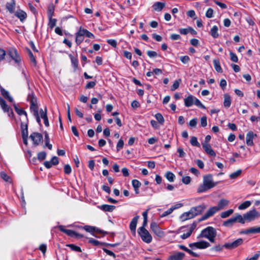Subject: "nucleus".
I'll list each match as a JSON object with an SVG mask.
<instances>
[{"label": "nucleus", "instance_id": "nucleus-56", "mask_svg": "<svg viewBox=\"0 0 260 260\" xmlns=\"http://www.w3.org/2000/svg\"><path fill=\"white\" fill-rule=\"evenodd\" d=\"M141 185V182L136 179L132 180V185L134 188H139Z\"/></svg>", "mask_w": 260, "mask_h": 260}, {"label": "nucleus", "instance_id": "nucleus-22", "mask_svg": "<svg viewBox=\"0 0 260 260\" xmlns=\"http://www.w3.org/2000/svg\"><path fill=\"white\" fill-rule=\"evenodd\" d=\"M15 15L18 17L21 22H23L27 17L26 13L22 10L17 11L15 13Z\"/></svg>", "mask_w": 260, "mask_h": 260}, {"label": "nucleus", "instance_id": "nucleus-44", "mask_svg": "<svg viewBox=\"0 0 260 260\" xmlns=\"http://www.w3.org/2000/svg\"><path fill=\"white\" fill-rule=\"evenodd\" d=\"M67 247H70L72 250L78 251V252H82L81 249L80 247L77 246L74 244H67L66 245Z\"/></svg>", "mask_w": 260, "mask_h": 260}, {"label": "nucleus", "instance_id": "nucleus-48", "mask_svg": "<svg viewBox=\"0 0 260 260\" xmlns=\"http://www.w3.org/2000/svg\"><path fill=\"white\" fill-rule=\"evenodd\" d=\"M193 103L198 107L201 108L203 109H205L206 107L204 105H203L202 103L200 102L199 100L197 99L196 98H194Z\"/></svg>", "mask_w": 260, "mask_h": 260}, {"label": "nucleus", "instance_id": "nucleus-61", "mask_svg": "<svg viewBox=\"0 0 260 260\" xmlns=\"http://www.w3.org/2000/svg\"><path fill=\"white\" fill-rule=\"evenodd\" d=\"M213 10L212 8H209L206 13V16L207 18H211L213 17Z\"/></svg>", "mask_w": 260, "mask_h": 260}, {"label": "nucleus", "instance_id": "nucleus-1", "mask_svg": "<svg viewBox=\"0 0 260 260\" xmlns=\"http://www.w3.org/2000/svg\"><path fill=\"white\" fill-rule=\"evenodd\" d=\"M229 204V201L226 199H221L218 203L217 206L210 208L207 212L199 219V221L206 220L211 216H212L215 213L219 210L224 209Z\"/></svg>", "mask_w": 260, "mask_h": 260}, {"label": "nucleus", "instance_id": "nucleus-5", "mask_svg": "<svg viewBox=\"0 0 260 260\" xmlns=\"http://www.w3.org/2000/svg\"><path fill=\"white\" fill-rule=\"evenodd\" d=\"M27 101L30 102V109L31 112L38 110L37 99L33 93L28 95Z\"/></svg>", "mask_w": 260, "mask_h": 260}, {"label": "nucleus", "instance_id": "nucleus-34", "mask_svg": "<svg viewBox=\"0 0 260 260\" xmlns=\"http://www.w3.org/2000/svg\"><path fill=\"white\" fill-rule=\"evenodd\" d=\"M49 135L47 132H45V145L47 146L49 149L51 150L52 148V146L51 144L49 143Z\"/></svg>", "mask_w": 260, "mask_h": 260}, {"label": "nucleus", "instance_id": "nucleus-53", "mask_svg": "<svg viewBox=\"0 0 260 260\" xmlns=\"http://www.w3.org/2000/svg\"><path fill=\"white\" fill-rule=\"evenodd\" d=\"M175 209H177V207H171V208L164 212L162 214L161 217H165L170 214Z\"/></svg>", "mask_w": 260, "mask_h": 260}, {"label": "nucleus", "instance_id": "nucleus-16", "mask_svg": "<svg viewBox=\"0 0 260 260\" xmlns=\"http://www.w3.org/2000/svg\"><path fill=\"white\" fill-rule=\"evenodd\" d=\"M257 137V135L252 131H249L246 135V144L248 146H253V139Z\"/></svg>", "mask_w": 260, "mask_h": 260}, {"label": "nucleus", "instance_id": "nucleus-59", "mask_svg": "<svg viewBox=\"0 0 260 260\" xmlns=\"http://www.w3.org/2000/svg\"><path fill=\"white\" fill-rule=\"evenodd\" d=\"M207 125V117L206 116H204L201 118V125L202 127H205Z\"/></svg>", "mask_w": 260, "mask_h": 260}, {"label": "nucleus", "instance_id": "nucleus-9", "mask_svg": "<svg viewBox=\"0 0 260 260\" xmlns=\"http://www.w3.org/2000/svg\"><path fill=\"white\" fill-rule=\"evenodd\" d=\"M210 246V243L205 241H201L200 242L189 244V247L192 249H194V248L205 249L209 247Z\"/></svg>", "mask_w": 260, "mask_h": 260}, {"label": "nucleus", "instance_id": "nucleus-40", "mask_svg": "<svg viewBox=\"0 0 260 260\" xmlns=\"http://www.w3.org/2000/svg\"><path fill=\"white\" fill-rule=\"evenodd\" d=\"M233 212L234 210L233 209H230L226 211L223 212L220 214V217L222 218H226L233 214Z\"/></svg>", "mask_w": 260, "mask_h": 260}, {"label": "nucleus", "instance_id": "nucleus-2", "mask_svg": "<svg viewBox=\"0 0 260 260\" xmlns=\"http://www.w3.org/2000/svg\"><path fill=\"white\" fill-rule=\"evenodd\" d=\"M216 235V231L214 228L208 226L202 231L198 238H205L208 239L211 243H214Z\"/></svg>", "mask_w": 260, "mask_h": 260}, {"label": "nucleus", "instance_id": "nucleus-32", "mask_svg": "<svg viewBox=\"0 0 260 260\" xmlns=\"http://www.w3.org/2000/svg\"><path fill=\"white\" fill-rule=\"evenodd\" d=\"M236 222H238L242 224H244L246 221V219H245L244 214L243 216H242L240 214H237L235 217H234Z\"/></svg>", "mask_w": 260, "mask_h": 260}, {"label": "nucleus", "instance_id": "nucleus-42", "mask_svg": "<svg viewBox=\"0 0 260 260\" xmlns=\"http://www.w3.org/2000/svg\"><path fill=\"white\" fill-rule=\"evenodd\" d=\"M54 11V6L53 4H51L48 8V17H52Z\"/></svg>", "mask_w": 260, "mask_h": 260}, {"label": "nucleus", "instance_id": "nucleus-33", "mask_svg": "<svg viewBox=\"0 0 260 260\" xmlns=\"http://www.w3.org/2000/svg\"><path fill=\"white\" fill-rule=\"evenodd\" d=\"M235 223H236L234 217H232L224 221L223 223V225L226 227H231Z\"/></svg>", "mask_w": 260, "mask_h": 260}, {"label": "nucleus", "instance_id": "nucleus-13", "mask_svg": "<svg viewBox=\"0 0 260 260\" xmlns=\"http://www.w3.org/2000/svg\"><path fill=\"white\" fill-rule=\"evenodd\" d=\"M243 243V240L242 238H239L233 242L224 244L223 246L227 249H232L242 245Z\"/></svg>", "mask_w": 260, "mask_h": 260}, {"label": "nucleus", "instance_id": "nucleus-25", "mask_svg": "<svg viewBox=\"0 0 260 260\" xmlns=\"http://www.w3.org/2000/svg\"><path fill=\"white\" fill-rule=\"evenodd\" d=\"M0 106L4 112L9 113L10 110V107H9L6 101L0 96Z\"/></svg>", "mask_w": 260, "mask_h": 260}, {"label": "nucleus", "instance_id": "nucleus-36", "mask_svg": "<svg viewBox=\"0 0 260 260\" xmlns=\"http://www.w3.org/2000/svg\"><path fill=\"white\" fill-rule=\"evenodd\" d=\"M251 203L250 201H245L239 205V206L238 207V209L239 210L245 209L249 207L251 205Z\"/></svg>", "mask_w": 260, "mask_h": 260}, {"label": "nucleus", "instance_id": "nucleus-62", "mask_svg": "<svg viewBox=\"0 0 260 260\" xmlns=\"http://www.w3.org/2000/svg\"><path fill=\"white\" fill-rule=\"evenodd\" d=\"M197 122L198 119L197 118H194L189 121V125L191 127H194L197 125Z\"/></svg>", "mask_w": 260, "mask_h": 260}, {"label": "nucleus", "instance_id": "nucleus-47", "mask_svg": "<svg viewBox=\"0 0 260 260\" xmlns=\"http://www.w3.org/2000/svg\"><path fill=\"white\" fill-rule=\"evenodd\" d=\"M242 173V171L241 170H238L236 172H234L230 174V177L231 179H233L237 178Z\"/></svg>", "mask_w": 260, "mask_h": 260}, {"label": "nucleus", "instance_id": "nucleus-6", "mask_svg": "<svg viewBox=\"0 0 260 260\" xmlns=\"http://www.w3.org/2000/svg\"><path fill=\"white\" fill-rule=\"evenodd\" d=\"M8 55L18 65L21 62V57L17 50L14 48H11L8 50Z\"/></svg>", "mask_w": 260, "mask_h": 260}, {"label": "nucleus", "instance_id": "nucleus-55", "mask_svg": "<svg viewBox=\"0 0 260 260\" xmlns=\"http://www.w3.org/2000/svg\"><path fill=\"white\" fill-rule=\"evenodd\" d=\"M180 59L181 61V62L184 64L188 63L190 60V58L188 56L185 55L181 56L180 57Z\"/></svg>", "mask_w": 260, "mask_h": 260}, {"label": "nucleus", "instance_id": "nucleus-27", "mask_svg": "<svg viewBox=\"0 0 260 260\" xmlns=\"http://www.w3.org/2000/svg\"><path fill=\"white\" fill-rule=\"evenodd\" d=\"M69 57H70V58L71 59L72 64L73 66L74 69V70L75 71V70H77V69L78 67V59H77V58L73 56L71 54H70L69 55Z\"/></svg>", "mask_w": 260, "mask_h": 260}, {"label": "nucleus", "instance_id": "nucleus-51", "mask_svg": "<svg viewBox=\"0 0 260 260\" xmlns=\"http://www.w3.org/2000/svg\"><path fill=\"white\" fill-rule=\"evenodd\" d=\"M156 120L160 123L162 124L164 122V118L160 113H157L155 115Z\"/></svg>", "mask_w": 260, "mask_h": 260}, {"label": "nucleus", "instance_id": "nucleus-63", "mask_svg": "<svg viewBox=\"0 0 260 260\" xmlns=\"http://www.w3.org/2000/svg\"><path fill=\"white\" fill-rule=\"evenodd\" d=\"M107 43L113 47L114 48H116L117 47V42L116 40L113 39H109L107 41Z\"/></svg>", "mask_w": 260, "mask_h": 260}, {"label": "nucleus", "instance_id": "nucleus-14", "mask_svg": "<svg viewBox=\"0 0 260 260\" xmlns=\"http://www.w3.org/2000/svg\"><path fill=\"white\" fill-rule=\"evenodd\" d=\"M203 183L210 189L216 185V183L213 181L212 176L210 174L204 176Z\"/></svg>", "mask_w": 260, "mask_h": 260}, {"label": "nucleus", "instance_id": "nucleus-64", "mask_svg": "<svg viewBox=\"0 0 260 260\" xmlns=\"http://www.w3.org/2000/svg\"><path fill=\"white\" fill-rule=\"evenodd\" d=\"M260 256V251H258L257 252V253H256L255 254H254V255L249 258V259H246V260H257V259L259 258Z\"/></svg>", "mask_w": 260, "mask_h": 260}, {"label": "nucleus", "instance_id": "nucleus-35", "mask_svg": "<svg viewBox=\"0 0 260 260\" xmlns=\"http://www.w3.org/2000/svg\"><path fill=\"white\" fill-rule=\"evenodd\" d=\"M165 177L170 182H173L175 177L174 174L170 171L166 172Z\"/></svg>", "mask_w": 260, "mask_h": 260}, {"label": "nucleus", "instance_id": "nucleus-30", "mask_svg": "<svg viewBox=\"0 0 260 260\" xmlns=\"http://www.w3.org/2000/svg\"><path fill=\"white\" fill-rule=\"evenodd\" d=\"M165 7V3L161 2H156L153 5L155 10L160 11Z\"/></svg>", "mask_w": 260, "mask_h": 260}, {"label": "nucleus", "instance_id": "nucleus-18", "mask_svg": "<svg viewBox=\"0 0 260 260\" xmlns=\"http://www.w3.org/2000/svg\"><path fill=\"white\" fill-rule=\"evenodd\" d=\"M203 148L205 150V152L209 155L215 156L216 153L212 149L211 145L207 143H204L202 144Z\"/></svg>", "mask_w": 260, "mask_h": 260}, {"label": "nucleus", "instance_id": "nucleus-57", "mask_svg": "<svg viewBox=\"0 0 260 260\" xmlns=\"http://www.w3.org/2000/svg\"><path fill=\"white\" fill-rule=\"evenodd\" d=\"M124 145V142L122 139H120L116 146L117 151H119L122 148H123Z\"/></svg>", "mask_w": 260, "mask_h": 260}, {"label": "nucleus", "instance_id": "nucleus-3", "mask_svg": "<svg viewBox=\"0 0 260 260\" xmlns=\"http://www.w3.org/2000/svg\"><path fill=\"white\" fill-rule=\"evenodd\" d=\"M138 233L144 242L147 243H150L152 241V238L151 235L144 227L139 228Z\"/></svg>", "mask_w": 260, "mask_h": 260}, {"label": "nucleus", "instance_id": "nucleus-29", "mask_svg": "<svg viewBox=\"0 0 260 260\" xmlns=\"http://www.w3.org/2000/svg\"><path fill=\"white\" fill-rule=\"evenodd\" d=\"M218 30V27L216 25L213 26L211 29L210 34L213 38H217L219 37Z\"/></svg>", "mask_w": 260, "mask_h": 260}, {"label": "nucleus", "instance_id": "nucleus-26", "mask_svg": "<svg viewBox=\"0 0 260 260\" xmlns=\"http://www.w3.org/2000/svg\"><path fill=\"white\" fill-rule=\"evenodd\" d=\"M194 98V97H193L191 95H190L186 98L184 99L185 106L187 107H189L191 106L193 104Z\"/></svg>", "mask_w": 260, "mask_h": 260}, {"label": "nucleus", "instance_id": "nucleus-45", "mask_svg": "<svg viewBox=\"0 0 260 260\" xmlns=\"http://www.w3.org/2000/svg\"><path fill=\"white\" fill-rule=\"evenodd\" d=\"M190 144L193 146L200 147V144L198 141L197 138L194 136L191 138Z\"/></svg>", "mask_w": 260, "mask_h": 260}, {"label": "nucleus", "instance_id": "nucleus-10", "mask_svg": "<svg viewBox=\"0 0 260 260\" xmlns=\"http://www.w3.org/2000/svg\"><path fill=\"white\" fill-rule=\"evenodd\" d=\"M150 229L151 231L158 237L161 238L164 236L165 233L164 231L158 226L157 224L153 222L150 224Z\"/></svg>", "mask_w": 260, "mask_h": 260}, {"label": "nucleus", "instance_id": "nucleus-46", "mask_svg": "<svg viewBox=\"0 0 260 260\" xmlns=\"http://www.w3.org/2000/svg\"><path fill=\"white\" fill-rule=\"evenodd\" d=\"M87 29L82 28L81 27H80L79 30L78 32L76 33L75 35H77L78 36L83 37L84 36H86Z\"/></svg>", "mask_w": 260, "mask_h": 260}, {"label": "nucleus", "instance_id": "nucleus-41", "mask_svg": "<svg viewBox=\"0 0 260 260\" xmlns=\"http://www.w3.org/2000/svg\"><path fill=\"white\" fill-rule=\"evenodd\" d=\"M89 243L94 246L105 245V243L100 242L99 241L95 240L93 238H90L89 239Z\"/></svg>", "mask_w": 260, "mask_h": 260}, {"label": "nucleus", "instance_id": "nucleus-15", "mask_svg": "<svg viewBox=\"0 0 260 260\" xmlns=\"http://www.w3.org/2000/svg\"><path fill=\"white\" fill-rule=\"evenodd\" d=\"M206 208V206L203 204L196 207H192L190 210L192 211V214L195 217L198 215L202 214V213Z\"/></svg>", "mask_w": 260, "mask_h": 260}, {"label": "nucleus", "instance_id": "nucleus-8", "mask_svg": "<svg viewBox=\"0 0 260 260\" xmlns=\"http://www.w3.org/2000/svg\"><path fill=\"white\" fill-rule=\"evenodd\" d=\"M29 138L35 146L43 142V135L40 133L34 132L30 135Z\"/></svg>", "mask_w": 260, "mask_h": 260}, {"label": "nucleus", "instance_id": "nucleus-54", "mask_svg": "<svg viewBox=\"0 0 260 260\" xmlns=\"http://www.w3.org/2000/svg\"><path fill=\"white\" fill-rule=\"evenodd\" d=\"M40 114L41 118L43 119H45V118H47V108H45V111H43V109H41L40 110Z\"/></svg>", "mask_w": 260, "mask_h": 260}, {"label": "nucleus", "instance_id": "nucleus-19", "mask_svg": "<svg viewBox=\"0 0 260 260\" xmlns=\"http://www.w3.org/2000/svg\"><path fill=\"white\" fill-rule=\"evenodd\" d=\"M194 217V216L192 214V211L190 209L189 211L183 213L180 216V219L182 221H184Z\"/></svg>", "mask_w": 260, "mask_h": 260}, {"label": "nucleus", "instance_id": "nucleus-20", "mask_svg": "<svg viewBox=\"0 0 260 260\" xmlns=\"http://www.w3.org/2000/svg\"><path fill=\"white\" fill-rule=\"evenodd\" d=\"M139 218V216L137 215L135 217H134L132 220L131 221L129 225V229L131 231L133 232L134 234L136 232V229L137 226V224L138 222V220Z\"/></svg>", "mask_w": 260, "mask_h": 260}, {"label": "nucleus", "instance_id": "nucleus-12", "mask_svg": "<svg viewBox=\"0 0 260 260\" xmlns=\"http://www.w3.org/2000/svg\"><path fill=\"white\" fill-rule=\"evenodd\" d=\"M83 228L87 232H89L92 234L93 236H95V237H97L94 234H93L94 232H96L98 234H103L104 235L108 234L107 232L101 230L95 226H92L90 225H85L84 226H83Z\"/></svg>", "mask_w": 260, "mask_h": 260}, {"label": "nucleus", "instance_id": "nucleus-4", "mask_svg": "<svg viewBox=\"0 0 260 260\" xmlns=\"http://www.w3.org/2000/svg\"><path fill=\"white\" fill-rule=\"evenodd\" d=\"M260 216V213L255 209H252L244 214L245 219L247 222H250Z\"/></svg>", "mask_w": 260, "mask_h": 260}, {"label": "nucleus", "instance_id": "nucleus-31", "mask_svg": "<svg viewBox=\"0 0 260 260\" xmlns=\"http://www.w3.org/2000/svg\"><path fill=\"white\" fill-rule=\"evenodd\" d=\"M213 64L215 70L218 73H222V69L220 67V62L218 59H214L213 60Z\"/></svg>", "mask_w": 260, "mask_h": 260}, {"label": "nucleus", "instance_id": "nucleus-60", "mask_svg": "<svg viewBox=\"0 0 260 260\" xmlns=\"http://www.w3.org/2000/svg\"><path fill=\"white\" fill-rule=\"evenodd\" d=\"M72 169L71 166L69 165H66L64 166V172L66 174H70L71 173Z\"/></svg>", "mask_w": 260, "mask_h": 260}, {"label": "nucleus", "instance_id": "nucleus-39", "mask_svg": "<svg viewBox=\"0 0 260 260\" xmlns=\"http://www.w3.org/2000/svg\"><path fill=\"white\" fill-rule=\"evenodd\" d=\"M1 177L5 180L6 182H8L11 183L12 182V180L9 176H8L6 173L4 172H2L1 173Z\"/></svg>", "mask_w": 260, "mask_h": 260}, {"label": "nucleus", "instance_id": "nucleus-38", "mask_svg": "<svg viewBox=\"0 0 260 260\" xmlns=\"http://www.w3.org/2000/svg\"><path fill=\"white\" fill-rule=\"evenodd\" d=\"M210 189V188H208V187H207L205 185H204V183L200 185V186L198 187L197 189V192L198 193H201L205 192L208 190Z\"/></svg>", "mask_w": 260, "mask_h": 260}, {"label": "nucleus", "instance_id": "nucleus-7", "mask_svg": "<svg viewBox=\"0 0 260 260\" xmlns=\"http://www.w3.org/2000/svg\"><path fill=\"white\" fill-rule=\"evenodd\" d=\"M58 229L60 231L65 233L68 236H69L71 237H76L77 238H82L83 237V235L77 233L71 230L66 229L63 225H59Z\"/></svg>", "mask_w": 260, "mask_h": 260}, {"label": "nucleus", "instance_id": "nucleus-28", "mask_svg": "<svg viewBox=\"0 0 260 260\" xmlns=\"http://www.w3.org/2000/svg\"><path fill=\"white\" fill-rule=\"evenodd\" d=\"M231 104V99L230 96L228 94L224 95V106L226 108H229Z\"/></svg>", "mask_w": 260, "mask_h": 260}, {"label": "nucleus", "instance_id": "nucleus-52", "mask_svg": "<svg viewBox=\"0 0 260 260\" xmlns=\"http://www.w3.org/2000/svg\"><path fill=\"white\" fill-rule=\"evenodd\" d=\"M230 59L232 61L235 62H237L238 61V57L235 53H234L232 51H230Z\"/></svg>", "mask_w": 260, "mask_h": 260}, {"label": "nucleus", "instance_id": "nucleus-58", "mask_svg": "<svg viewBox=\"0 0 260 260\" xmlns=\"http://www.w3.org/2000/svg\"><path fill=\"white\" fill-rule=\"evenodd\" d=\"M182 181L185 184H188L190 183L191 178L189 176H183L182 178Z\"/></svg>", "mask_w": 260, "mask_h": 260}, {"label": "nucleus", "instance_id": "nucleus-11", "mask_svg": "<svg viewBox=\"0 0 260 260\" xmlns=\"http://www.w3.org/2000/svg\"><path fill=\"white\" fill-rule=\"evenodd\" d=\"M21 134L23 143L27 145L28 137V125L27 123L22 122L21 124Z\"/></svg>", "mask_w": 260, "mask_h": 260}, {"label": "nucleus", "instance_id": "nucleus-49", "mask_svg": "<svg viewBox=\"0 0 260 260\" xmlns=\"http://www.w3.org/2000/svg\"><path fill=\"white\" fill-rule=\"evenodd\" d=\"M46 153L45 152L42 151L38 153L37 158L40 161L43 160L46 158Z\"/></svg>", "mask_w": 260, "mask_h": 260}, {"label": "nucleus", "instance_id": "nucleus-50", "mask_svg": "<svg viewBox=\"0 0 260 260\" xmlns=\"http://www.w3.org/2000/svg\"><path fill=\"white\" fill-rule=\"evenodd\" d=\"M49 21L48 25L50 28H53L56 25V19H53L52 17H49Z\"/></svg>", "mask_w": 260, "mask_h": 260}, {"label": "nucleus", "instance_id": "nucleus-21", "mask_svg": "<svg viewBox=\"0 0 260 260\" xmlns=\"http://www.w3.org/2000/svg\"><path fill=\"white\" fill-rule=\"evenodd\" d=\"M185 256V254L183 252H179L175 254L171 255L168 260H182Z\"/></svg>", "mask_w": 260, "mask_h": 260}, {"label": "nucleus", "instance_id": "nucleus-17", "mask_svg": "<svg viewBox=\"0 0 260 260\" xmlns=\"http://www.w3.org/2000/svg\"><path fill=\"white\" fill-rule=\"evenodd\" d=\"M260 233V226L259 227H252L246 229L244 231L240 232V234H246L248 235L249 234H256Z\"/></svg>", "mask_w": 260, "mask_h": 260}, {"label": "nucleus", "instance_id": "nucleus-43", "mask_svg": "<svg viewBox=\"0 0 260 260\" xmlns=\"http://www.w3.org/2000/svg\"><path fill=\"white\" fill-rule=\"evenodd\" d=\"M181 82V80L180 79L174 81L173 84L171 86V89L172 91H175L176 89L178 88L179 86L180 83Z\"/></svg>", "mask_w": 260, "mask_h": 260}, {"label": "nucleus", "instance_id": "nucleus-23", "mask_svg": "<svg viewBox=\"0 0 260 260\" xmlns=\"http://www.w3.org/2000/svg\"><path fill=\"white\" fill-rule=\"evenodd\" d=\"M99 208L105 212H112L116 207L113 205L105 204L99 206Z\"/></svg>", "mask_w": 260, "mask_h": 260}, {"label": "nucleus", "instance_id": "nucleus-24", "mask_svg": "<svg viewBox=\"0 0 260 260\" xmlns=\"http://www.w3.org/2000/svg\"><path fill=\"white\" fill-rule=\"evenodd\" d=\"M15 5V2L14 0H11V2L7 3L6 8L10 13L12 14L14 12Z\"/></svg>", "mask_w": 260, "mask_h": 260}, {"label": "nucleus", "instance_id": "nucleus-37", "mask_svg": "<svg viewBox=\"0 0 260 260\" xmlns=\"http://www.w3.org/2000/svg\"><path fill=\"white\" fill-rule=\"evenodd\" d=\"M13 106H14V108L15 109V111L17 112V113L18 115H24L26 117H27V113H26V112L24 110H23L22 109H19L16 106V104H14Z\"/></svg>", "mask_w": 260, "mask_h": 260}]
</instances>
